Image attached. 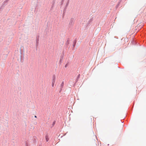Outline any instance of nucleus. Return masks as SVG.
<instances>
[{
  "mask_svg": "<svg viewBox=\"0 0 146 146\" xmlns=\"http://www.w3.org/2000/svg\"><path fill=\"white\" fill-rule=\"evenodd\" d=\"M46 141H48V139L47 137H46Z\"/></svg>",
  "mask_w": 146,
  "mask_h": 146,
  "instance_id": "nucleus-3",
  "label": "nucleus"
},
{
  "mask_svg": "<svg viewBox=\"0 0 146 146\" xmlns=\"http://www.w3.org/2000/svg\"><path fill=\"white\" fill-rule=\"evenodd\" d=\"M35 117L36 118V115H35Z\"/></svg>",
  "mask_w": 146,
  "mask_h": 146,
  "instance_id": "nucleus-5",
  "label": "nucleus"
},
{
  "mask_svg": "<svg viewBox=\"0 0 146 146\" xmlns=\"http://www.w3.org/2000/svg\"><path fill=\"white\" fill-rule=\"evenodd\" d=\"M56 79V77L55 75H53L52 76V82H55Z\"/></svg>",
  "mask_w": 146,
  "mask_h": 146,
  "instance_id": "nucleus-1",
  "label": "nucleus"
},
{
  "mask_svg": "<svg viewBox=\"0 0 146 146\" xmlns=\"http://www.w3.org/2000/svg\"><path fill=\"white\" fill-rule=\"evenodd\" d=\"M63 85H64V82H62L61 84V87L62 88L63 87Z\"/></svg>",
  "mask_w": 146,
  "mask_h": 146,
  "instance_id": "nucleus-2",
  "label": "nucleus"
},
{
  "mask_svg": "<svg viewBox=\"0 0 146 146\" xmlns=\"http://www.w3.org/2000/svg\"><path fill=\"white\" fill-rule=\"evenodd\" d=\"M54 82H52V86L53 87V86H54Z\"/></svg>",
  "mask_w": 146,
  "mask_h": 146,
  "instance_id": "nucleus-4",
  "label": "nucleus"
}]
</instances>
